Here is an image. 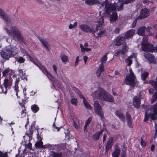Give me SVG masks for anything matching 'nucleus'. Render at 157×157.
I'll use <instances>...</instances> for the list:
<instances>
[{
	"instance_id": "obj_3",
	"label": "nucleus",
	"mask_w": 157,
	"mask_h": 157,
	"mask_svg": "<svg viewBox=\"0 0 157 157\" xmlns=\"http://www.w3.org/2000/svg\"><path fill=\"white\" fill-rule=\"evenodd\" d=\"M94 94L97 98L100 100L110 102H113V97L101 88H99L98 90H96L94 92Z\"/></svg>"
},
{
	"instance_id": "obj_21",
	"label": "nucleus",
	"mask_w": 157,
	"mask_h": 157,
	"mask_svg": "<svg viewBox=\"0 0 157 157\" xmlns=\"http://www.w3.org/2000/svg\"><path fill=\"white\" fill-rule=\"evenodd\" d=\"M104 66L103 64H101L98 69L96 71L97 75L98 77H99L102 72L104 71Z\"/></svg>"
},
{
	"instance_id": "obj_39",
	"label": "nucleus",
	"mask_w": 157,
	"mask_h": 157,
	"mask_svg": "<svg viewBox=\"0 0 157 157\" xmlns=\"http://www.w3.org/2000/svg\"><path fill=\"white\" fill-rule=\"evenodd\" d=\"M108 53H106L102 57L101 59V61L102 63L101 64H103V63H105L106 62L107 59V55Z\"/></svg>"
},
{
	"instance_id": "obj_28",
	"label": "nucleus",
	"mask_w": 157,
	"mask_h": 157,
	"mask_svg": "<svg viewBox=\"0 0 157 157\" xmlns=\"http://www.w3.org/2000/svg\"><path fill=\"white\" fill-rule=\"evenodd\" d=\"M116 115L120 118L121 120L124 121V116L119 111H117L116 112Z\"/></svg>"
},
{
	"instance_id": "obj_45",
	"label": "nucleus",
	"mask_w": 157,
	"mask_h": 157,
	"mask_svg": "<svg viewBox=\"0 0 157 157\" xmlns=\"http://www.w3.org/2000/svg\"><path fill=\"white\" fill-rule=\"evenodd\" d=\"M135 0H124V3L125 4H128L134 2Z\"/></svg>"
},
{
	"instance_id": "obj_23",
	"label": "nucleus",
	"mask_w": 157,
	"mask_h": 157,
	"mask_svg": "<svg viewBox=\"0 0 157 157\" xmlns=\"http://www.w3.org/2000/svg\"><path fill=\"white\" fill-rule=\"evenodd\" d=\"M4 87L5 89L4 93L5 94H6L7 93V88L9 86H10V83L9 82V81L8 79H5L4 80Z\"/></svg>"
},
{
	"instance_id": "obj_37",
	"label": "nucleus",
	"mask_w": 157,
	"mask_h": 157,
	"mask_svg": "<svg viewBox=\"0 0 157 157\" xmlns=\"http://www.w3.org/2000/svg\"><path fill=\"white\" fill-rule=\"evenodd\" d=\"M73 89L78 94L80 98H84L82 93L78 89L75 87H74Z\"/></svg>"
},
{
	"instance_id": "obj_13",
	"label": "nucleus",
	"mask_w": 157,
	"mask_h": 157,
	"mask_svg": "<svg viewBox=\"0 0 157 157\" xmlns=\"http://www.w3.org/2000/svg\"><path fill=\"white\" fill-rule=\"evenodd\" d=\"M110 22L113 24H116V21L118 19V16L116 12H113L109 16Z\"/></svg>"
},
{
	"instance_id": "obj_63",
	"label": "nucleus",
	"mask_w": 157,
	"mask_h": 157,
	"mask_svg": "<svg viewBox=\"0 0 157 157\" xmlns=\"http://www.w3.org/2000/svg\"><path fill=\"white\" fill-rule=\"evenodd\" d=\"M151 28V27L147 26L145 29L147 32L149 33L150 32V30Z\"/></svg>"
},
{
	"instance_id": "obj_38",
	"label": "nucleus",
	"mask_w": 157,
	"mask_h": 157,
	"mask_svg": "<svg viewBox=\"0 0 157 157\" xmlns=\"http://www.w3.org/2000/svg\"><path fill=\"white\" fill-rule=\"evenodd\" d=\"M101 29L100 30L98 29V31L99 30V31L98 33H97V37H101L102 36L104 35L105 33V30H103L102 31L101 30Z\"/></svg>"
},
{
	"instance_id": "obj_44",
	"label": "nucleus",
	"mask_w": 157,
	"mask_h": 157,
	"mask_svg": "<svg viewBox=\"0 0 157 157\" xmlns=\"http://www.w3.org/2000/svg\"><path fill=\"white\" fill-rule=\"evenodd\" d=\"M77 22H75L73 25H72L71 24H70L69 26V28L70 29H71L73 28H75L77 25Z\"/></svg>"
},
{
	"instance_id": "obj_25",
	"label": "nucleus",
	"mask_w": 157,
	"mask_h": 157,
	"mask_svg": "<svg viewBox=\"0 0 157 157\" xmlns=\"http://www.w3.org/2000/svg\"><path fill=\"white\" fill-rule=\"evenodd\" d=\"M120 150L119 148H116L112 153V155L113 157H119Z\"/></svg>"
},
{
	"instance_id": "obj_42",
	"label": "nucleus",
	"mask_w": 157,
	"mask_h": 157,
	"mask_svg": "<svg viewBox=\"0 0 157 157\" xmlns=\"http://www.w3.org/2000/svg\"><path fill=\"white\" fill-rule=\"evenodd\" d=\"M140 19L139 18H138V17L135 19L133 21V22L132 25L131 27V28H134L136 26L137 20Z\"/></svg>"
},
{
	"instance_id": "obj_31",
	"label": "nucleus",
	"mask_w": 157,
	"mask_h": 157,
	"mask_svg": "<svg viewBox=\"0 0 157 157\" xmlns=\"http://www.w3.org/2000/svg\"><path fill=\"white\" fill-rule=\"evenodd\" d=\"M33 133V131L32 128H30L29 130L27 132L26 135L29 137V139H32V136Z\"/></svg>"
},
{
	"instance_id": "obj_34",
	"label": "nucleus",
	"mask_w": 157,
	"mask_h": 157,
	"mask_svg": "<svg viewBox=\"0 0 157 157\" xmlns=\"http://www.w3.org/2000/svg\"><path fill=\"white\" fill-rule=\"evenodd\" d=\"M149 73L147 72H144L141 75V78L142 80L145 81L146 79L148 77Z\"/></svg>"
},
{
	"instance_id": "obj_16",
	"label": "nucleus",
	"mask_w": 157,
	"mask_h": 157,
	"mask_svg": "<svg viewBox=\"0 0 157 157\" xmlns=\"http://www.w3.org/2000/svg\"><path fill=\"white\" fill-rule=\"evenodd\" d=\"M135 33V30L134 29H131L126 33H125L124 37L125 39H127L132 37Z\"/></svg>"
},
{
	"instance_id": "obj_17",
	"label": "nucleus",
	"mask_w": 157,
	"mask_h": 157,
	"mask_svg": "<svg viewBox=\"0 0 157 157\" xmlns=\"http://www.w3.org/2000/svg\"><path fill=\"white\" fill-rule=\"evenodd\" d=\"M146 27L145 26L139 27L137 30V34L141 36H143L145 34Z\"/></svg>"
},
{
	"instance_id": "obj_46",
	"label": "nucleus",
	"mask_w": 157,
	"mask_h": 157,
	"mask_svg": "<svg viewBox=\"0 0 157 157\" xmlns=\"http://www.w3.org/2000/svg\"><path fill=\"white\" fill-rule=\"evenodd\" d=\"M77 100L76 98H73L71 100V103L75 106L77 105Z\"/></svg>"
},
{
	"instance_id": "obj_51",
	"label": "nucleus",
	"mask_w": 157,
	"mask_h": 157,
	"mask_svg": "<svg viewBox=\"0 0 157 157\" xmlns=\"http://www.w3.org/2000/svg\"><path fill=\"white\" fill-rule=\"evenodd\" d=\"M32 144L30 143H29L28 144H27L25 146V147L27 149L29 150L32 149Z\"/></svg>"
},
{
	"instance_id": "obj_61",
	"label": "nucleus",
	"mask_w": 157,
	"mask_h": 157,
	"mask_svg": "<svg viewBox=\"0 0 157 157\" xmlns=\"http://www.w3.org/2000/svg\"><path fill=\"white\" fill-rule=\"evenodd\" d=\"M53 69L54 71V72L56 74H57V67L56 66L54 65H53Z\"/></svg>"
},
{
	"instance_id": "obj_20",
	"label": "nucleus",
	"mask_w": 157,
	"mask_h": 157,
	"mask_svg": "<svg viewBox=\"0 0 157 157\" xmlns=\"http://www.w3.org/2000/svg\"><path fill=\"white\" fill-rule=\"evenodd\" d=\"M125 40V38L124 37H121L117 41L115 45L117 46H120L123 44Z\"/></svg>"
},
{
	"instance_id": "obj_35",
	"label": "nucleus",
	"mask_w": 157,
	"mask_h": 157,
	"mask_svg": "<svg viewBox=\"0 0 157 157\" xmlns=\"http://www.w3.org/2000/svg\"><path fill=\"white\" fill-rule=\"evenodd\" d=\"M73 124L75 128L77 129L80 128V125L79 124V122L78 120H76V121H74Z\"/></svg>"
},
{
	"instance_id": "obj_2",
	"label": "nucleus",
	"mask_w": 157,
	"mask_h": 157,
	"mask_svg": "<svg viewBox=\"0 0 157 157\" xmlns=\"http://www.w3.org/2000/svg\"><path fill=\"white\" fill-rule=\"evenodd\" d=\"M18 49L16 46L7 47L0 52L2 57L7 60H9L11 57H13L18 53Z\"/></svg>"
},
{
	"instance_id": "obj_5",
	"label": "nucleus",
	"mask_w": 157,
	"mask_h": 157,
	"mask_svg": "<svg viewBox=\"0 0 157 157\" xmlns=\"http://www.w3.org/2000/svg\"><path fill=\"white\" fill-rule=\"evenodd\" d=\"M130 73V75L126 76V79L127 81L126 83L127 85H130L132 86H134L135 83L134 82L135 76L132 71L130 69L129 70Z\"/></svg>"
},
{
	"instance_id": "obj_24",
	"label": "nucleus",
	"mask_w": 157,
	"mask_h": 157,
	"mask_svg": "<svg viewBox=\"0 0 157 157\" xmlns=\"http://www.w3.org/2000/svg\"><path fill=\"white\" fill-rule=\"evenodd\" d=\"M82 98L83 99V104L89 110H92L93 109L92 107L88 103V102L85 99L84 97V98Z\"/></svg>"
},
{
	"instance_id": "obj_41",
	"label": "nucleus",
	"mask_w": 157,
	"mask_h": 157,
	"mask_svg": "<svg viewBox=\"0 0 157 157\" xmlns=\"http://www.w3.org/2000/svg\"><path fill=\"white\" fill-rule=\"evenodd\" d=\"M25 59L23 57L21 56H18L17 59V61L18 62L20 63H22L24 62Z\"/></svg>"
},
{
	"instance_id": "obj_4",
	"label": "nucleus",
	"mask_w": 157,
	"mask_h": 157,
	"mask_svg": "<svg viewBox=\"0 0 157 157\" xmlns=\"http://www.w3.org/2000/svg\"><path fill=\"white\" fill-rule=\"evenodd\" d=\"M94 106L95 113L100 117L101 119H103L104 118L103 111L98 101H94Z\"/></svg>"
},
{
	"instance_id": "obj_9",
	"label": "nucleus",
	"mask_w": 157,
	"mask_h": 157,
	"mask_svg": "<svg viewBox=\"0 0 157 157\" xmlns=\"http://www.w3.org/2000/svg\"><path fill=\"white\" fill-rule=\"evenodd\" d=\"M141 48L142 51L145 52H152L155 50V48L150 43H147L145 45H143V44L142 43Z\"/></svg>"
},
{
	"instance_id": "obj_6",
	"label": "nucleus",
	"mask_w": 157,
	"mask_h": 157,
	"mask_svg": "<svg viewBox=\"0 0 157 157\" xmlns=\"http://www.w3.org/2000/svg\"><path fill=\"white\" fill-rule=\"evenodd\" d=\"M105 7L106 8L105 12L109 14L111 11H114L116 10L117 6V3L114 4H108V2H106L104 3Z\"/></svg>"
},
{
	"instance_id": "obj_10",
	"label": "nucleus",
	"mask_w": 157,
	"mask_h": 157,
	"mask_svg": "<svg viewBox=\"0 0 157 157\" xmlns=\"http://www.w3.org/2000/svg\"><path fill=\"white\" fill-rule=\"evenodd\" d=\"M37 38L40 42L42 46L45 48L46 50L48 51H50L51 49L50 45L49 44L48 41L46 39H43L40 36H38Z\"/></svg>"
},
{
	"instance_id": "obj_22",
	"label": "nucleus",
	"mask_w": 157,
	"mask_h": 157,
	"mask_svg": "<svg viewBox=\"0 0 157 157\" xmlns=\"http://www.w3.org/2000/svg\"><path fill=\"white\" fill-rule=\"evenodd\" d=\"M85 2L86 4L90 6H92L96 3H100L99 1L97 0H86Z\"/></svg>"
},
{
	"instance_id": "obj_19",
	"label": "nucleus",
	"mask_w": 157,
	"mask_h": 157,
	"mask_svg": "<svg viewBox=\"0 0 157 157\" xmlns=\"http://www.w3.org/2000/svg\"><path fill=\"white\" fill-rule=\"evenodd\" d=\"M98 25H97V27L96 28V31H97L98 29L100 30L102 29V24L104 22V18L103 17H101L100 18L98 21Z\"/></svg>"
},
{
	"instance_id": "obj_49",
	"label": "nucleus",
	"mask_w": 157,
	"mask_h": 157,
	"mask_svg": "<svg viewBox=\"0 0 157 157\" xmlns=\"http://www.w3.org/2000/svg\"><path fill=\"white\" fill-rule=\"evenodd\" d=\"M10 71V69L9 68H8L5 69L2 72L3 75L5 76L7 75Z\"/></svg>"
},
{
	"instance_id": "obj_8",
	"label": "nucleus",
	"mask_w": 157,
	"mask_h": 157,
	"mask_svg": "<svg viewBox=\"0 0 157 157\" xmlns=\"http://www.w3.org/2000/svg\"><path fill=\"white\" fill-rule=\"evenodd\" d=\"M150 10L146 8L141 9L140 15L138 17V18L142 19L148 17L150 15Z\"/></svg>"
},
{
	"instance_id": "obj_36",
	"label": "nucleus",
	"mask_w": 157,
	"mask_h": 157,
	"mask_svg": "<svg viewBox=\"0 0 157 157\" xmlns=\"http://www.w3.org/2000/svg\"><path fill=\"white\" fill-rule=\"evenodd\" d=\"M43 73H45L47 75L48 77L50 79H51L53 78V76L52 75L47 71L44 68V70H42Z\"/></svg>"
},
{
	"instance_id": "obj_53",
	"label": "nucleus",
	"mask_w": 157,
	"mask_h": 157,
	"mask_svg": "<svg viewBox=\"0 0 157 157\" xmlns=\"http://www.w3.org/2000/svg\"><path fill=\"white\" fill-rule=\"evenodd\" d=\"M126 118L127 121H132V118L131 115L127 112L126 115Z\"/></svg>"
},
{
	"instance_id": "obj_59",
	"label": "nucleus",
	"mask_w": 157,
	"mask_h": 157,
	"mask_svg": "<svg viewBox=\"0 0 157 157\" xmlns=\"http://www.w3.org/2000/svg\"><path fill=\"white\" fill-rule=\"evenodd\" d=\"M5 92V89H4L3 87L2 86L0 85V93H3L5 94L4 93Z\"/></svg>"
},
{
	"instance_id": "obj_55",
	"label": "nucleus",
	"mask_w": 157,
	"mask_h": 157,
	"mask_svg": "<svg viewBox=\"0 0 157 157\" xmlns=\"http://www.w3.org/2000/svg\"><path fill=\"white\" fill-rule=\"evenodd\" d=\"M120 29L118 28H116L113 30V32L115 34H118L120 32Z\"/></svg>"
},
{
	"instance_id": "obj_57",
	"label": "nucleus",
	"mask_w": 157,
	"mask_h": 157,
	"mask_svg": "<svg viewBox=\"0 0 157 157\" xmlns=\"http://www.w3.org/2000/svg\"><path fill=\"white\" fill-rule=\"evenodd\" d=\"M126 157V151L125 150L122 151L121 153V157Z\"/></svg>"
},
{
	"instance_id": "obj_56",
	"label": "nucleus",
	"mask_w": 157,
	"mask_h": 157,
	"mask_svg": "<svg viewBox=\"0 0 157 157\" xmlns=\"http://www.w3.org/2000/svg\"><path fill=\"white\" fill-rule=\"evenodd\" d=\"M121 55V50H118L117 52L114 54L115 56H117Z\"/></svg>"
},
{
	"instance_id": "obj_43",
	"label": "nucleus",
	"mask_w": 157,
	"mask_h": 157,
	"mask_svg": "<svg viewBox=\"0 0 157 157\" xmlns=\"http://www.w3.org/2000/svg\"><path fill=\"white\" fill-rule=\"evenodd\" d=\"M127 48V46L125 44V45H123V46L122 48V49L121 50V55H124V54L126 52V49Z\"/></svg>"
},
{
	"instance_id": "obj_47",
	"label": "nucleus",
	"mask_w": 157,
	"mask_h": 157,
	"mask_svg": "<svg viewBox=\"0 0 157 157\" xmlns=\"http://www.w3.org/2000/svg\"><path fill=\"white\" fill-rule=\"evenodd\" d=\"M124 4H121L119 6H118L117 10L118 11H121L123 9Z\"/></svg>"
},
{
	"instance_id": "obj_11",
	"label": "nucleus",
	"mask_w": 157,
	"mask_h": 157,
	"mask_svg": "<svg viewBox=\"0 0 157 157\" xmlns=\"http://www.w3.org/2000/svg\"><path fill=\"white\" fill-rule=\"evenodd\" d=\"M144 57L148 60L149 63L155 64L156 63L155 57L152 54L148 52H146L144 53Z\"/></svg>"
},
{
	"instance_id": "obj_62",
	"label": "nucleus",
	"mask_w": 157,
	"mask_h": 157,
	"mask_svg": "<svg viewBox=\"0 0 157 157\" xmlns=\"http://www.w3.org/2000/svg\"><path fill=\"white\" fill-rule=\"evenodd\" d=\"M154 91V90L153 89H150L149 90V93L150 94H152Z\"/></svg>"
},
{
	"instance_id": "obj_27",
	"label": "nucleus",
	"mask_w": 157,
	"mask_h": 157,
	"mask_svg": "<svg viewBox=\"0 0 157 157\" xmlns=\"http://www.w3.org/2000/svg\"><path fill=\"white\" fill-rule=\"evenodd\" d=\"M149 83L152 85L156 89H157V77L155 78V81H149Z\"/></svg>"
},
{
	"instance_id": "obj_32",
	"label": "nucleus",
	"mask_w": 157,
	"mask_h": 157,
	"mask_svg": "<svg viewBox=\"0 0 157 157\" xmlns=\"http://www.w3.org/2000/svg\"><path fill=\"white\" fill-rule=\"evenodd\" d=\"M62 153L61 152L57 153L54 151L52 152L51 157H61Z\"/></svg>"
},
{
	"instance_id": "obj_60",
	"label": "nucleus",
	"mask_w": 157,
	"mask_h": 157,
	"mask_svg": "<svg viewBox=\"0 0 157 157\" xmlns=\"http://www.w3.org/2000/svg\"><path fill=\"white\" fill-rule=\"evenodd\" d=\"M91 120V118H89L88 119L87 121H86V124L89 125Z\"/></svg>"
},
{
	"instance_id": "obj_12",
	"label": "nucleus",
	"mask_w": 157,
	"mask_h": 157,
	"mask_svg": "<svg viewBox=\"0 0 157 157\" xmlns=\"http://www.w3.org/2000/svg\"><path fill=\"white\" fill-rule=\"evenodd\" d=\"M0 17H1L6 21L10 22L12 20L8 14L3 11L2 9H0Z\"/></svg>"
},
{
	"instance_id": "obj_52",
	"label": "nucleus",
	"mask_w": 157,
	"mask_h": 157,
	"mask_svg": "<svg viewBox=\"0 0 157 157\" xmlns=\"http://www.w3.org/2000/svg\"><path fill=\"white\" fill-rule=\"evenodd\" d=\"M140 144L142 147L145 146L146 145V143L143 140V137L142 136L140 139Z\"/></svg>"
},
{
	"instance_id": "obj_15",
	"label": "nucleus",
	"mask_w": 157,
	"mask_h": 157,
	"mask_svg": "<svg viewBox=\"0 0 157 157\" xmlns=\"http://www.w3.org/2000/svg\"><path fill=\"white\" fill-rule=\"evenodd\" d=\"M140 97L137 96H135L133 98V104L135 107L138 109L140 107Z\"/></svg>"
},
{
	"instance_id": "obj_26",
	"label": "nucleus",
	"mask_w": 157,
	"mask_h": 157,
	"mask_svg": "<svg viewBox=\"0 0 157 157\" xmlns=\"http://www.w3.org/2000/svg\"><path fill=\"white\" fill-rule=\"evenodd\" d=\"M113 138L112 137L109 138L107 143V144L105 147L110 149L112 146V144L113 143Z\"/></svg>"
},
{
	"instance_id": "obj_18",
	"label": "nucleus",
	"mask_w": 157,
	"mask_h": 157,
	"mask_svg": "<svg viewBox=\"0 0 157 157\" xmlns=\"http://www.w3.org/2000/svg\"><path fill=\"white\" fill-rule=\"evenodd\" d=\"M103 130L102 129L99 132H96L92 136L93 139L94 141H96L99 139L100 136L103 133Z\"/></svg>"
},
{
	"instance_id": "obj_50",
	"label": "nucleus",
	"mask_w": 157,
	"mask_h": 157,
	"mask_svg": "<svg viewBox=\"0 0 157 157\" xmlns=\"http://www.w3.org/2000/svg\"><path fill=\"white\" fill-rule=\"evenodd\" d=\"M13 88L15 91L16 92V95L17 98L18 97V93L19 91V90L18 89V86H14Z\"/></svg>"
},
{
	"instance_id": "obj_58",
	"label": "nucleus",
	"mask_w": 157,
	"mask_h": 157,
	"mask_svg": "<svg viewBox=\"0 0 157 157\" xmlns=\"http://www.w3.org/2000/svg\"><path fill=\"white\" fill-rule=\"evenodd\" d=\"M127 124L128 127L130 128L132 127V121H127Z\"/></svg>"
},
{
	"instance_id": "obj_29",
	"label": "nucleus",
	"mask_w": 157,
	"mask_h": 157,
	"mask_svg": "<svg viewBox=\"0 0 157 157\" xmlns=\"http://www.w3.org/2000/svg\"><path fill=\"white\" fill-rule=\"evenodd\" d=\"M60 58L63 62L65 63L68 61V58L67 56L63 53H61Z\"/></svg>"
},
{
	"instance_id": "obj_7",
	"label": "nucleus",
	"mask_w": 157,
	"mask_h": 157,
	"mask_svg": "<svg viewBox=\"0 0 157 157\" xmlns=\"http://www.w3.org/2000/svg\"><path fill=\"white\" fill-rule=\"evenodd\" d=\"M79 27L81 29L83 32L86 33L90 32L92 33L93 34L94 36H95L94 33L97 31H96V30L94 31L93 28H91L88 25L85 24H82L80 25Z\"/></svg>"
},
{
	"instance_id": "obj_30",
	"label": "nucleus",
	"mask_w": 157,
	"mask_h": 157,
	"mask_svg": "<svg viewBox=\"0 0 157 157\" xmlns=\"http://www.w3.org/2000/svg\"><path fill=\"white\" fill-rule=\"evenodd\" d=\"M32 111L35 113H36L39 109L38 106L36 104L32 105L31 107Z\"/></svg>"
},
{
	"instance_id": "obj_40",
	"label": "nucleus",
	"mask_w": 157,
	"mask_h": 157,
	"mask_svg": "<svg viewBox=\"0 0 157 157\" xmlns=\"http://www.w3.org/2000/svg\"><path fill=\"white\" fill-rule=\"evenodd\" d=\"M148 37L147 36H145L143 37L142 41L141 42V46H142V43H143V45L146 44V43L147 42Z\"/></svg>"
},
{
	"instance_id": "obj_33",
	"label": "nucleus",
	"mask_w": 157,
	"mask_h": 157,
	"mask_svg": "<svg viewBox=\"0 0 157 157\" xmlns=\"http://www.w3.org/2000/svg\"><path fill=\"white\" fill-rule=\"evenodd\" d=\"M157 100V92H155L152 96L151 99V103L152 104Z\"/></svg>"
},
{
	"instance_id": "obj_64",
	"label": "nucleus",
	"mask_w": 157,
	"mask_h": 157,
	"mask_svg": "<svg viewBox=\"0 0 157 157\" xmlns=\"http://www.w3.org/2000/svg\"><path fill=\"white\" fill-rule=\"evenodd\" d=\"M155 145L154 144H152L151 147V150L152 151H153L155 149Z\"/></svg>"
},
{
	"instance_id": "obj_14",
	"label": "nucleus",
	"mask_w": 157,
	"mask_h": 157,
	"mask_svg": "<svg viewBox=\"0 0 157 157\" xmlns=\"http://www.w3.org/2000/svg\"><path fill=\"white\" fill-rule=\"evenodd\" d=\"M35 146L36 147H38L40 148H45L47 147H49L50 145H43V143L42 142V140L40 139L39 141L37 142L35 144Z\"/></svg>"
},
{
	"instance_id": "obj_1",
	"label": "nucleus",
	"mask_w": 157,
	"mask_h": 157,
	"mask_svg": "<svg viewBox=\"0 0 157 157\" xmlns=\"http://www.w3.org/2000/svg\"><path fill=\"white\" fill-rule=\"evenodd\" d=\"M4 29L10 36L13 39L16 38L21 44L26 45V40L24 38L21 32L17 27L14 26H12L10 29L6 27H5Z\"/></svg>"
},
{
	"instance_id": "obj_54",
	"label": "nucleus",
	"mask_w": 157,
	"mask_h": 157,
	"mask_svg": "<svg viewBox=\"0 0 157 157\" xmlns=\"http://www.w3.org/2000/svg\"><path fill=\"white\" fill-rule=\"evenodd\" d=\"M148 115L147 114V113L146 111L145 112V118L144 120V122L146 121L148 119Z\"/></svg>"
},
{
	"instance_id": "obj_48",
	"label": "nucleus",
	"mask_w": 157,
	"mask_h": 157,
	"mask_svg": "<svg viewBox=\"0 0 157 157\" xmlns=\"http://www.w3.org/2000/svg\"><path fill=\"white\" fill-rule=\"evenodd\" d=\"M132 60L129 58L126 59H125V62L128 63L127 65L130 66L132 63Z\"/></svg>"
}]
</instances>
